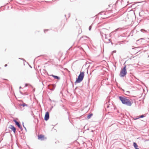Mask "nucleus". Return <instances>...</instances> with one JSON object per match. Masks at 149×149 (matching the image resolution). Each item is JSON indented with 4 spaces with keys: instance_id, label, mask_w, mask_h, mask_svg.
<instances>
[{
    "instance_id": "1",
    "label": "nucleus",
    "mask_w": 149,
    "mask_h": 149,
    "mask_svg": "<svg viewBox=\"0 0 149 149\" xmlns=\"http://www.w3.org/2000/svg\"><path fill=\"white\" fill-rule=\"evenodd\" d=\"M119 98L122 103L128 106H131L132 104L128 97L125 96H119Z\"/></svg>"
},
{
    "instance_id": "2",
    "label": "nucleus",
    "mask_w": 149,
    "mask_h": 149,
    "mask_svg": "<svg viewBox=\"0 0 149 149\" xmlns=\"http://www.w3.org/2000/svg\"><path fill=\"white\" fill-rule=\"evenodd\" d=\"M84 76V72H81L80 74L78 76L77 79L76 80L75 83H79L83 80Z\"/></svg>"
},
{
    "instance_id": "3",
    "label": "nucleus",
    "mask_w": 149,
    "mask_h": 149,
    "mask_svg": "<svg viewBox=\"0 0 149 149\" xmlns=\"http://www.w3.org/2000/svg\"><path fill=\"white\" fill-rule=\"evenodd\" d=\"M127 72L126 71V66H125L121 70L120 72V76L121 77H124L127 74Z\"/></svg>"
},
{
    "instance_id": "4",
    "label": "nucleus",
    "mask_w": 149,
    "mask_h": 149,
    "mask_svg": "<svg viewBox=\"0 0 149 149\" xmlns=\"http://www.w3.org/2000/svg\"><path fill=\"white\" fill-rule=\"evenodd\" d=\"M108 33L104 34V35H102V37L103 40L107 41V42H109L110 41V39L108 38L107 36L108 35Z\"/></svg>"
},
{
    "instance_id": "5",
    "label": "nucleus",
    "mask_w": 149,
    "mask_h": 149,
    "mask_svg": "<svg viewBox=\"0 0 149 149\" xmlns=\"http://www.w3.org/2000/svg\"><path fill=\"white\" fill-rule=\"evenodd\" d=\"M108 31L107 29H103L101 30L100 31V33L101 36H102V35H104V34L107 33Z\"/></svg>"
},
{
    "instance_id": "6",
    "label": "nucleus",
    "mask_w": 149,
    "mask_h": 149,
    "mask_svg": "<svg viewBox=\"0 0 149 149\" xmlns=\"http://www.w3.org/2000/svg\"><path fill=\"white\" fill-rule=\"evenodd\" d=\"M49 118V113L48 112H46L45 116V120H47Z\"/></svg>"
},
{
    "instance_id": "7",
    "label": "nucleus",
    "mask_w": 149,
    "mask_h": 149,
    "mask_svg": "<svg viewBox=\"0 0 149 149\" xmlns=\"http://www.w3.org/2000/svg\"><path fill=\"white\" fill-rule=\"evenodd\" d=\"M13 121L17 125V126L19 129H22V127L21 126L20 124L16 120H14Z\"/></svg>"
},
{
    "instance_id": "8",
    "label": "nucleus",
    "mask_w": 149,
    "mask_h": 149,
    "mask_svg": "<svg viewBox=\"0 0 149 149\" xmlns=\"http://www.w3.org/2000/svg\"><path fill=\"white\" fill-rule=\"evenodd\" d=\"M9 128L13 131L14 133H15L16 130L14 126L10 125Z\"/></svg>"
},
{
    "instance_id": "9",
    "label": "nucleus",
    "mask_w": 149,
    "mask_h": 149,
    "mask_svg": "<svg viewBox=\"0 0 149 149\" xmlns=\"http://www.w3.org/2000/svg\"><path fill=\"white\" fill-rule=\"evenodd\" d=\"M38 139L42 140L44 139V136L42 135L41 134L38 135Z\"/></svg>"
},
{
    "instance_id": "10",
    "label": "nucleus",
    "mask_w": 149,
    "mask_h": 149,
    "mask_svg": "<svg viewBox=\"0 0 149 149\" xmlns=\"http://www.w3.org/2000/svg\"><path fill=\"white\" fill-rule=\"evenodd\" d=\"M133 146L135 149H139L138 148V146L136 143L134 142L133 143Z\"/></svg>"
},
{
    "instance_id": "11",
    "label": "nucleus",
    "mask_w": 149,
    "mask_h": 149,
    "mask_svg": "<svg viewBox=\"0 0 149 149\" xmlns=\"http://www.w3.org/2000/svg\"><path fill=\"white\" fill-rule=\"evenodd\" d=\"M51 76L53 77L55 79H60V77L54 75H52Z\"/></svg>"
},
{
    "instance_id": "12",
    "label": "nucleus",
    "mask_w": 149,
    "mask_h": 149,
    "mask_svg": "<svg viewBox=\"0 0 149 149\" xmlns=\"http://www.w3.org/2000/svg\"><path fill=\"white\" fill-rule=\"evenodd\" d=\"M20 105V106H22L23 107H24L25 106L28 107V105L27 104H25V103H23L22 104H21Z\"/></svg>"
},
{
    "instance_id": "13",
    "label": "nucleus",
    "mask_w": 149,
    "mask_h": 149,
    "mask_svg": "<svg viewBox=\"0 0 149 149\" xmlns=\"http://www.w3.org/2000/svg\"><path fill=\"white\" fill-rule=\"evenodd\" d=\"M92 115H93V114L92 113H91V114L88 115L87 116L88 118V119L90 118Z\"/></svg>"
},
{
    "instance_id": "14",
    "label": "nucleus",
    "mask_w": 149,
    "mask_h": 149,
    "mask_svg": "<svg viewBox=\"0 0 149 149\" xmlns=\"http://www.w3.org/2000/svg\"><path fill=\"white\" fill-rule=\"evenodd\" d=\"M144 117V116L143 115H141V116H140L138 118H137L136 119H139L140 118H143Z\"/></svg>"
},
{
    "instance_id": "15",
    "label": "nucleus",
    "mask_w": 149,
    "mask_h": 149,
    "mask_svg": "<svg viewBox=\"0 0 149 149\" xmlns=\"http://www.w3.org/2000/svg\"><path fill=\"white\" fill-rule=\"evenodd\" d=\"M141 31L142 32H143V33H144V32H147V31H146L144 29H141Z\"/></svg>"
},
{
    "instance_id": "16",
    "label": "nucleus",
    "mask_w": 149,
    "mask_h": 149,
    "mask_svg": "<svg viewBox=\"0 0 149 149\" xmlns=\"http://www.w3.org/2000/svg\"><path fill=\"white\" fill-rule=\"evenodd\" d=\"M130 93V92L129 91H126V94L127 95H128Z\"/></svg>"
},
{
    "instance_id": "17",
    "label": "nucleus",
    "mask_w": 149,
    "mask_h": 149,
    "mask_svg": "<svg viewBox=\"0 0 149 149\" xmlns=\"http://www.w3.org/2000/svg\"><path fill=\"white\" fill-rule=\"evenodd\" d=\"M91 28H92V26H91V25L89 27V30L90 31L91 30Z\"/></svg>"
},
{
    "instance_id": "18",
    "label": "nucleus",
    "mask_w": 149,
    "mask_h": 149,
    "mask_svg": "<svg viewBox=\"0 0 149 149\" xmlns=\"http://www.w3.org/2000/svg\"><path fill=\"white\" fill-rule=\"evenodd\" d=\"M119 29V28H118V29H116L115 30V31H118V30Z\"/></svg>"
},
{
    "instance_id": "19",
    "label": "nucleus",
    "mask_w": 149,
    "mask_h": 149,
    "mask_svg": "<svg viewBox=\"0 0 149 149\" xmlns=\"http://www.w3.org/2000/svg\"><path fill=\"white\" fill-rule=\"evenodd\" d=\"M27 86V84H26L25 85V87H26Z\"/></svg>"
},
{
    "instance_id": "20",
    "label": "nucleus",
    "mask_w": 149,
    "mask_h": 149,
    "mask_svg": "<svg viewBox=\"0 0 149 149\" xmlns=\"http://www.w3.org/2000/svg\"><path fill=\"white\" fill-rule=\"evenodd\" d=\"M19 59H20L23 60H24V59H23V58H19Z\"/></svg>"
},
{
    "instance_id": "21",
    "label": "nucleus",
    "mask_w": 149,
    "mask_h": 149,
    "mask_svg": "<svg viewBox=\"0 0 149 149\" xmlns=\"http://www.w3.org/2000/svg\"><path fill=\"white\" fill-rule=\"evenodd\" d=\"M7 66V64H5V65L4 66L6 67Z\"/></svg>"
},
{
    "instance_id": "22",
    "label": "nucleus",
    "mask_w": 149,
    "mask_h": 149,
    "mask_svg": "<svg viewBox=\"0 0 149 149\" xmlns=\"http://www.w3.org/2000/svg\"><path fill=\"white\" fill-rule=\"evenodd\" d=\"M23 126L25 128V129H26V127H24V125H23Z\"/></svg>"
},
{
    "instance_id": "23",
    "label": "nucleus",
    "mask_w": 149,
    "mask_h": 149,
    "mask_svg": "<svg viewBox=\"0 0 149 149\" xmlns=\"http://www.w3.org/2000/svg\"><path fill=\"white\" fill-rule=\"evenodd\" d=\"M113 52H116V51H113Z\"/></svg>"
},
{
    "instance_id": "24",
    "label": "nucleus",
    "mask_w": 149,
    "mask_h": 149,
    "mask_svg": "<svg viewBox=\"0 0 149 149\" xmlns=\"http://www.w3.org/2000/svg\"><path fill=\"white\" fill-rule=\"evenodd\" d=\"M21 88V86H20V87H19V88L20 89V88Z\"/></svg>"
},
{
    "instance_id": "25",
    "label": "nucleus",
    "mask_w": 149,
    "mask_h": 149,
    "mask_svg": "<svg viewBox=\"0 0 149 149\" xmlns=\"http://www.w3.org/2000/svg\"><path fill=\"white\" fill-rule=\"evenodd\" d=\"M45 30H44V32H45ZM46 30V31H47V30Z\"/></svg>"
}]
</instances>
